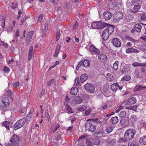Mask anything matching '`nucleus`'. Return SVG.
Segmentation results:
<instances>
[{
    "mask_svg": "<svg viewBox=\"0 0 146 146\" xmlns=\"http://www.w3.org/2000/svg\"><path fill=\"white\" fill-rule=\"evenodd\" d=\"M72 126H70L67 129V131H70V132H71L72 130Z\"/></svg>",
    "mask_w": 146,
    "mask_h": 146,
    "instance_id": "338daca9",
    "label": "nucleus"
},
{
    "mask_svg": "<svg viewBox=\"0 0 146 146\" xmlns=\"http://www.w3.org/2000/svg\"><path fill=\"white\" fill-rule=\"evenodd\" d=\"M79 78L78 77H77L75 78L74 83L75 86H78L79 85Z\"/></svg>",
    "mask_w": 146,
    "mask_h": 146,
    "instance_id": "72a5a7b5",
    "label": "nucleus"
},
{
    "mask_svg": "<svg viewBox=\"0 0 146 146\" xmlns=\"http://www.w3.org/2000/svg\"><path fill=\"white\" fill-rule=\"evenodd\" d=\"M112 43L115 46L120 47L121 46V43L119 40L116 38H115L113 40Z\"/></svg>",
    "mask_w": 146,
    "mask_h": 146,
    "instance_id": "9b49d317",
    "label": "nucleus"
},
{
    "mask_svg": "<svg viewBox=\"0 0 146 146\" xmlns=\"http://www.w3.org/2000/svg\"><path fill=\"white\" fill-rule=\"evenodd\" d=\"M109 8L110 9H112L113 10H114V5L113 4V3H110L109 5Z\"/></svg>",
    "mask_w": 146,
    "mask_h": 146,
    "instance_id": "13d9d810",
    "label": "nucleus"
},
{
    "mask_svg": "<svg viewBox=\"0 0 146 146\" xmlns=\"http://www.w3.org/2000/svg\"><path fill=\"white\" fill-rule=\"evenodd\" d=\"M79 27V24L78 22L76 21L73 26V30H75L77 29L78 27Z\"/></svg>",
    "mask_w": 146,
    "mask_h": 146,
    "instance_id": "a19ab883",
    "label": "nucleus"
},
{
    "mask_svg": "<svg viewBox=\"0 0 146 146\" xmlns=\"http://www.w3.org/2000/svg\"><path fill=\"white\" fill-rule=\"evenodd\" d=\"M19 138L16 135H14L11 138L9 142L5 145L6 146H18L19 144Z\"/></svg>",
    "mask_w": 146,
    "mask_h": 146,
    "instance_id": "f03ea898",
    "label": "nucleus"
},
{
    "mask_svg": "<svg viewBox=\"0 0 146 146\" xmlns=\"http://www.w3.org/2000/svg\"><path fill=\"white\" fill-rule=\"evenodd\" d=\"M32 113L30 111L29 114H28L26 117L27 120L28 121H29L31 120V118L32 116Z\"/></svg>",
    "mask_w": 146,
    "mask_h": 146,
    "instance_id": "f704fd0d",
    "label": "nucleus"
},
{
    "mask_svg": "<svg viewBox=\"0 0 146 146\" xmlns=\"http://www.w3.org/2000/svg\"><path fill=\"white\" fill-rule=\"evenodd\" d=\"M54 80H52L50 81H49L47 82V85L48 86H50L51 84L54 82Z\"/></svg>",
    "mask_w": 146,
    "mask_h": 146,
    "instance_id": "603ef678",
    "label": "nucleus"
},
{
    "mask_svg": "<svg viewBox=\"0 0 146 146\" xmlns=\"http://www.w3.org/2000/svg\"><path fill=\"white\" fill-rule=\"evenodd\" d=\"M19 29H17L16 31L15 37H17L19 36Z\"/></svg>",
    "mask_w": 146,
    "mask_h": 146,
    "instance_id": "bf43d9fd",
    "label": "nucleus"
},
{
    "mask_svg": "<svg viewBox=\"0 0 146 146\" xmlns=\"http://www.w3.org/2000/svg\"><path fill=\"white\" fill-rule=\"evenodd\" d=\"M119 116L121 117H124L126 115V113L124 111H121L119 113Z\"/></svg>",
    "mask_w": 146,
    "mask_h": 146,
    "instance_id": "ea45409f",
    "label": "nucleus"
},
{
    "mask_svg": "<svg viewBox=\"0 0 146 146\" xmlns=\"http://www.w3.org/2000/svg\"><path fill=\"white\" fill-rule=\"evenodd\" d=\"M26 121V119L23 118L17 121L14 125V130H16L22 127L24 125Z\"/></svg>",
    "mask_w": 146,
    "mask_h": 146,
    "instance_id": "423d86ee",
    "label": "nucleus"
},
{
    "mask_svg": "<svg viewBox=\"0 0 146 146\" xmlns=\"http://www.w3.org/2000/svg\"><path fill=\"white\" fill-rule=\"evenodd\" d=\"M45 115L46 118L48 119L50 117L49 113H48V110H46L45 111Z\"/></svg>",
    "mask_w": 146,
    "mask_h": 146,
    "instance_id": "37998d69",
    "label": "nucleus"
},
{
    "mask_svg": "<svg viewBox=\"0 0 146 146\" xmlns=\"http://www.w3.org/2000/svg\"><path fill=\"white\" fill-rule=\"evenodd\" d=\"M33 33L34 32L33 31H31L29 32L27 35V38L26 40V42L28 43L30 42L32 37V35Z\"/></svg>",
    "mask_w": 146,
    "mask_h": 146,
    "instance_id": "6ab92c4d",
    "label": "nucleus"
},
{
    "mask_svg": "<svg viewBox=\"0 0 146 146\" xmlns=\"http://www.w3.org/2000/svg\"><path fill=\"white\" fill-rule=\"evenodd\" d=\"M2 126L5 127L7 129L9 130L10 129V127L12 125L11 123L10 122H9L7 121H6L3 122L1 123Z\"/></svg>",
    "mask_w": 146,
    "mask_h": 146,
    "instance_id": "dca6fc26",
    "label": "nucleus"
},
{
    "mask_svg": "<svg viewBox=\"0 0 146 146\" xmlns=\"http://www.w3.org/2000/svg\"><path fill=\"white\" fill-rule=\"evenodd\" d=\"M60 125L59 124H57L55 127L54 130L52 131L53 133H54L56 131L57 129L59 127Z\"/></svg>",
    "mask_w": 146,
    "mask_h": 146,
    "instance_id": "4d7b16f0",
    "label": "nucleus"
},
{
    "mask_svg": "<svg viewBox=\"0 0 146 146\" xmlns=\"http://www.w3.org/2000/svg\"><path fill=\"white\" fill-rule=\"evenodd\" d=\"M98 59L102 62L106 61L107 59V56L104 54H100L98 56Z\"/></svg>",
    "mask_w": 146,
    "mask_h": 146,
    "instance_id": "2eb2a0df",
    "label": "nucleus"
},
{
    "mask_svg": "<svg viewBox=\"0 0 146 146\" xmlns=\"http://www.w3.org/2000/svg\"><path fill=\"white\" fill-rule=\"evenodd\" d=\"M66 111H68L69 113H73V111L71 108L68 105H66Z\"/></svg>",
    "mask_w": 146,
    "mask_h": 146,
    "instance_id": "473e14b6",
    "label": "nucleus"
},
{
    "mask_svg": "<svg viewBox=\"0 0 146 146\" xmlns=\"http://www.w3.org/2000/svg\"><path fill=\"white\" fill-rule=\"evenodd\" d=\"M121 72L122 73H126L127 72L126 68L125 67H122V68L121 70Z\"/></svg>",
    "mask_w": 146,
    "mask_h": 146,
    "instance_id": "de8ad7c7",
    "label": "nucleus"
},
{
    "mask_svg": "<svg viewBox=\"0 0 146 146\" xmlns=\"http://www.w3.org/2000/svg\"><path fill=\"white\" fill-rule=\"evenodd\" d=\"M139 143L142 145H146V136H143L140 138Z\"/></svg>",
    "mask_w": 146,
    "mask_h": 146,
    "instance_id": "f3484780",
    "label": "nucleus"
},
{
    "mask_svg": "<svg viewBox=\"0 0 146 146\" xmlns=\"http://www.w3.org/2000/svg\"><path fill=\"white\" fill-rule=\"evenodd\" d=\"M94 144L96 145H98L100 143V141L98 139H95L94 141Z\"/></svg>",
    "mask_w": 146,
    "mask_h": 146,
    "instance_id": "3c124183",
    "label": "nucleus"
},
{
    "mask_svg": "<svg viewBox=\"0 0 146 146\" xmlns=\"http://www.w3.org/2000/svg\"><path fill=\"white\" fill-rule=\"evenodd\" d=\"M90 49L91 51L94 52L97 54H99L100 51L94 45H92L90 46Z\"/></svg>",
    "mask_w": 146,
    "mask_h": 146,
    "instance_id": "ddd939ff",
    "label": "nucleus"
},
{
    "mask_svg": "<svg viewBox=\"0 0 146 146\" xmlns=\"http://www.w3.org/2000/svg\"><path fill=\"white\" fill-rule=\"evenodd\" d=\"M53 4H55L57 3L58 1L59 0H50Z\"/></svg>",
    "mask_w": 146,
    "mask_h": 146,
    "instance_id": "052dcab7",
    "label": "nucleus"
},
{
    "mask_svg": "<svg viewBox=\"0 0 146 146\" xmlns=\"http://www.w3.org/2000/svg\"><path fill=\"white\" fill-rule=\"evenodd\" d=\"M134 90L136 91H140L143 90L146 91V86L144 87L140 86H137L135 87Z\"/></svg>",
    "mask_w": 146,
    "mask_h": 146,
    "instance_id": "5701e85b",
    "label": "nucleus"
},
{
    "mask_svg": "<svg viewBox=\"0 0 146 146\" xmlns=\"http://www.w3.org/2000/svg\"><path fill=\"white\" fill-rule=\"evenodd\" d=\"M43 14L41 13L40 14L39 16L38 17V22H41V20H42L43 18Z\"/></svg>",
    "mask_w": 146,
    "mask_h": 146,
    "instance_id": "79ce46f5",
    "label": "nucleus"
},
{
    "mask_svg": "<svg viewBox=\"0 0 146 146\" xmlns=\"http://www.w3.org/2000/svg\"><path fill=\"white\" fill-rule=\"evenodd\" d=\"M130 146H139V144L135 141H133L129 144Z\"/></svg>",
    "mask_w": 146,
    "mask_h": 146,
    "instance_id": "c9c22d12",
    "label": "nucleus"
},
{
    "mask_svg": "<svg viewBox=\"0 0 146 146\" xmlns=\"http://www.w3.org/2000/svg\"><path fill=\"white\" fill-rule=\"evenodd\" d=\"M116 142V140L114 139H113L110 142L111 144L112 145H113Z\"/></svg>",
    "mask_w": 146,
    "mask_h": 146,
    "instance_id": "680f3d73",
    "label": "nucleus"
},
{
    "mask_svg": "<svg viewBox=\"0 0 146 146\" xmlns=\"http://www.w3.org/2000/svg\"><path fill=\"white\" fill-rule=\"evenodd\" d=\"M84 66L86 68L89 67L90 65L89 61L86 59L84 60Z\"/></svg>",
    "mask_w": 146,
    "mask_h": 146,
    "instance_id": "c756f323",
    "label": "nucleus"
},
{
    "mask_svg": "<svg viewBox=\"0 0 146 146\" xmlns=\"http://www.w3.org/2000/svg\"><path fill=\"white\" fill-rule=\"evenodd\" d=\"M28 18V17L26 16H24V17L23 19L22 20V21L21 22V25H22V24H23V23L26 20V19H27Z\"/></svg>",
    "mask_w": 146,
    "mask_h": 146,
    "instance_id": "864d4df0",
    "label": "nucleus"
},
{
    "mask_svg": "<svg viewBox=\"0 0 146 146\" xmlns=\"http://www.w3.org/2000/svg\"><path fill=\"white\" fill-rule=\"evenodd\" d=\"M134 48H129L126 50V52L127 53H130L133 52Z\"/></svg>",
    "mask_w": 146,
    "mask_h": 146,
    "instance_id": "58836bf2",
    "label": "nucleus"
},
{
    "mask_svg": "<svg viewBox=\"0 0 146 146\" xmlns=\"http://www.w3.org/2000/svg\"><path fill=\"white\" fill-rule=\"evenodd\" d=\"M141 6L138 4L137 5H135L133 7V9L134 10H132L131 12L135 13L136 12L138 11L140 9Z\"/></svg>",
    "mask_w": 146,
    "mask_h": 146,
    "instance_id": "aec40b11",
    "label": "nucleus"
},
{
    "mask_svg": "<svg viewBox=\"0 0 146 146\" xmlns=\"http://www.w3.org/2000/svg\"><path fill=\"white\" fill-rule=\"evenodd\" d=\"M107 79L110 81L111 82L114 79L113 75L110 73H108L107 74Z\"/></svg>",
    "mask_w": 146,
    "mask_h": 146,
    "instance_id": "c85d7f7f",
    "label": "nucleus"
},
{
    "mask_svg": "<svg viewBox=\"0 0 146 146\" xmlns=\"http://www.w3.org/2000/svg\"><path fill=\"white\" fill-rule=\"evenodd\" d=\"M113 4L114 5V9H117V5L118 4L117 3H116L115 2H113Z\"/></svg>",
    "mask_w": 146,
    "mask_h": 146,
    "instance_id": "0e129e2a",
    "label": "nucleus"
},
{
    "mask_svg": "<svg viewBox=\"0 0 146 146\" xmlns=\"http://www.w3.org/2000/svg\"><path fill=\"white\" fill-rule=\"evenodd\" d=\"M138 4V3H137V1L136 0H132L131 1V6H133L134 5H137V4Z\"/></svg>",
    "mask_w": 146,
    "mask_h": 146,
    "instance_id": "49530a36",
    "label": "nucleus"
},
{
    "mask_svg": "<svg viewBox=\"0 0 146 146\" xmlns=\"http://www.w3.org/2000/svg\"><path fill=\"white\" fill-rule=\"evenodd\" d=\"M118 121V119L117 116L112 117L110 120L111 122L114 124H116Z\"/></svg>",
    "mask_w": 146,
    "mask_h": 146,
    "instance_id": "b1692460",
    "label": "nucleus"
},
{
    "mask_svg": "<svg viewBox=\"0 0 146 146\" xmlns=\"http://www.w3.org/2000/svg\"><path fill=\"white\" fill-rule=\"evenodd\" d=\"M136 132L135 130L129 129L126 131L124 134V137L127 141H130L133 137Z\"/></svg>",
    "mask_w": 146,
    "mask_h": 146,
    "instance_id": "20e7f679",
    "label": "nucleus"
},
{
    "mask_svg": "<svg viewBox=\"0 0 146 146\" xmlns=\"http://www.w3.org/2000/svg\"><path fill=\"white\" fill-rule=\"evenodd\" d=\"M92 110L91 109H89L85 111V114L86 115H88L90 112L92 111Z\"/></svg>",
    "mask_w": 146,
    "mask_h": 146,
    "instance_id": "09e8293b",
    "label": "nucleus"
},
{
    "mask_svg": "<svg viewBox=\"0 0 146 146\" xmlns=\"http://www.w3.org/2000/svg\"><path fill=\"white\" fill-rule=\"evenodd\" d=\"M86 144L87 146H93L92 142L90 141H87L86 142Z\"/></svg>",
    "mask_w": 146,
    "mask_h": 146,
    "instance_id": "8fccbe9b",
    "label": "nucleus"
},
{
    "mask_svg": "<svg viewBox=\"0 0 146 146\" xmlns=\"http://www.w3.org/2000/svg\"><path fill=\"white\" fill-rule=\"evenodd\" d=\"M60 32L58 33H57V35L56 37V41H58V40H59L60 36Z\"/></svg>",
    "mask_w": 146,
    "mask_h": 146,
    "instance_id": "e2e57ef3",
    "label": "nucleus"
},
{
    "mask_svg": "<svg viewBox=\"0 0 146 146\" xmlns=\"http://www.w3.org/2000/svg\"><path fill=\"white\" fill-rule=\"evenodd\" d=\"M93 122L91 120L87 121L85 125L86 129L91 132H93L95 131L96 127L93 123Z\"/></svg>",
    "mask_w": 146,
    "mask_h": 146,
    "instance_id": "39448f33",
    "label": "nucleus"
},
{
    "mask_svg": "<svg viewBox=\"0 0 146 146\" xmlns=\"http://www.w3.org/2000/svg\"><path fill=\"white\" fill-rule=\"evenodd\" d=\"M82 99L81 97H76L71 101V103L73 105L80 104L82 103Z\"/></svg>",
    "mask_w": 146,
    "mask_h": 146,
    "instance_id": "6e6552de",
    "label": "nucleus"
},
{
    "mask_svg": "<svg viewBox=\"0 0 146 146\" xmlns=\"http://www.w3.org/2000/svg\"><path fill=\"white\" fill-rule=\"evenodd\" d=\"M113 129V127L112 126H110L106 127V131L108 133H109L112 131Z\"/></svg>",
    "mask_w": 146,
    "mask_h": 146,
    "instance_id": "2f4dec72",
    "label": "nucleus"
},
{
    "mask_svg": "<svg viewBox=\"0 0 146 146\" xmlns=\"http://www.w3.org/2000/svg\"><path fill=\"white\" fill-rule=\"evenodd\" d=\"M137 107L138 106L137 105H135L132 106H129L128 107H126L125 108L127 109L132 110L136 111L137 109Z\"/></svg>",
    "mask_w": 146,
    "mask_h": 146,
    "instance_id": "cd10ccee",
    "label": "nucleus"
},
{
    "mask_svg": "<svg viewBox=\"0 0 146 146\" xmlns=\"http://www.w3.org/2000/svg\"><path fill=\"white\" fill-rule=\"evenodd\" d=\"M33 47L31 46L29 49L28 54V60L30 61L31 58L32 56H33L34 54L33 52Z\"/></svg>",
    "mask_w": 146,
    "mask_h": 146,
    "instance_id": "a211bd4d",
    "label": "nucleus"
},
{
    "mask_svg": "<svg viewBox=\"0 0 146 146\" xmlns=\"http://www.w3.org/2000/svg\"><path fill=\"white\" fill-rule=\"evenodd\" d=\"M142 27V26L140 24H136L134 26V29L138 32H141Z\"/></svg>",
    "mask_w": 146,
    "mask_h": 146,
    "instance_id": "412c9836",
    "label": "nucleus"
},
{
    "mask_svg": "<svg viewBox=\"0 0 146 146\" xmlns=\"http://www.w3.org/2000/svg\"><path fill=\"white\" fill-rule=\"evenodd\" d=\"M131 79V77L127 75H125L121 79V80L123 81L125 80L128 81Z\"/></svg>",
    "mask_w": 146,
    "mask_h": 146,
    "instance_id": "7c9ffc66",
    "label": "nucleus"
},
{
    "mask_svg": "<svg viewBox=\"0 0 146 146\" xmlns=\"http://www.w3.org/2000/svg\"><path fill=\"white\" fill-rule=\"evenodd\" d=\"M4 71L5 72H8L10 71L9 68L7 67H5L3 69Z\"/></svg>",
    "mask_w": 146,
    "mask_h": 146,
    "instance_id": "5fc2aeb1",
    "label": "nucleus"
},
{
    "mask_svg": "<svg viewBox=\"0 0 146 146\" xmlns=\"http://www.w3.org/2000/svg\"><path fill=\"white\" fill-rule=\"evenodd\" d=\"M78 91V90L76 87L72 88L71 89L70 94L71 95H76V94Z\"/></svg>",
    "mask_w": 146,
    "mask_h": 146,
    "instance_id": "a878e982",
    "label": "nucleus"
},
{
    "mask_svg": "<svg viewBox=\"0 0 146 146\" xmlns=\"http://www.w3.org/2000/svg\"><path fill=\"white\" fill-rule=\"evenodd\" d=\"M2 102L6 106H9L10 103L9 101L8 98H6L2 100Z\"/></svg>",
    "mask_w": 146,
    "mask_h": 146,
    "instance_id": "bb28decb",
    "label": "nucleus"
},
{
    "mask_svg": "<svg viewBox=\"0 0 146 146\" xmlns=\"http://www.w3.org/2000/svg\"><path fill=\"white\" fill-rule=\"evenodd\" d=\"M113 30L114 28L112 26L109 27L104 30L102 33V37L104 41H106L108 39Z\"/></svg>",
    "mask_w": 146,
    "mask_h": 146,
    "instance_id": "f257e3e1",
    "label": "nucleus"
},
{
    "mask_svg": "<svg viewBox=\"0 0 146 146\" xmlns=\"http://www.w3.org/2000/svg\"><path fill=\"white\" fill-rule=\"evenodd\" d=\"M118 86L119 85L117 83H114L111 85V89L113 91H116L117 89Z\"/></svg>",
    "mask_w": 146,
    "mask_h": 146,
    "instance_id": "393cba45",
    "label": "nucleus"
},
{
    "mask_svg": "<svg viewBox=\"0 0 146 146\" xmlns=\"http://www.w3.org/2000/svg\"><path fill=\"white\" fill-rule=\"evenodd\" d=\"M59 51H56V50H55V52L54 54V56L55 57H57L59 53Z\"/></svg>",
    "mask_w": 146,
    "mask_h": 146,
    "instance_id": "69168bd1",
    "label": "nucleus"
},
{
    "mask_svg": "<svg viewBox=\"0 0 146 146\" xmlns=\"http://www.w3.org/2000/svg\"><path fill=\"white\" fill-rule=\"evenodd\" d=\"M136 102V98L133 97L130 98L125 104V105H130L135 104Z\"/></svg>",
    "mask_w": 146,
    "mask_h": 146,
    "instance_id": "9d476101",
    "label": "nucleus"
},
{
    "mask_svg": "<svg viewBox=\"0 0 146 146\" xmlns=\"http://www.w3.org/2000/svg\"><path fill=\"white\" fill-rule=\"evenodd\" d=\"M118 63V62L117 61H116L113 65V69L115 70H117L118 68V65L117 64V63Z\"/></svg>",
    "mask_w": 146,
    "mask_h": 146,
    "instance_id": "e433bc0d",
    "label": "nucleus"
},
{
    "mask_svg": "<svg viewBox=\"0 0 146 146\" xmlns=\"http://www.w3.org/2000/svg\"><path fill=\"white\" fill-rule=\"evenodd\" d=\"M84 62L83 61H81L78 64V66H81L83 65L84 66Z\"/></svg>",
    "mask_w": 146,
    "mask_h": 146,
    "instance_id": "774afa93",
    "label": "nucleus"
},
{
    "mask_svg": "<svg viewBox=\"0 0 146 146\" xmlns=\"http://www.w3.org/2000/svg\"><path fill=\"white\" fill-rule=\"evenodd\" d=\"M132 65L135 67L138 66H142V64L138 62H134L132 64Z\"/></svg>",
    "mask_w": 146,
    "mask_h": 146,
    "instance_id": "c03bdc74",
    "label": "nucleus"
},
{
    "mask_svg": "<svg viewBox=\"0 0 146 146\" xmlns=\"http://www.w3.org/2000/svg\"><path fill=\"white\" fill-rule=\"evenodd\" d=\"M86 106H80V108L78 109V110L80 111H83L86 110Z\"/></svg>",
    "mask_w": 146,
    "mask_h": 146,
    "instance_id": "4c0bfd02",
    "label": "nucleus"
},
{
    "mask_svg": "<svg viewBox=\"0 0 146 146\" xmlns=\"http://www.w3.org/2000/svg\"><path fill=\"white\" fill-rule=\"evenodd\" d=\"M104 18L106 20H110L112 17V15L109 12H105L103 13Z\"/></svg>",
    "mask_w": 146,
    "mask_h": 146,
    "instance_id": "1a4fd4ad",
    "label": "nucleus"
},
{
    "mask_svg": "<svg viewBox=\"0 0 146 146\" xmlns=\"http://www.w3.org/2000/svg\"><path fill=\"white\" fill-rule=\"evenodd\" d=\"M13 28V27L11 25L8 27L7 30V31L8 32V33H9V32H11L12 31Z\"/></svg>",
    "mask_w": 146,
    "mask_h": 146,
    "instance_id": "a18cd8bd",
    "label": "nucleus"
},
{
    "mask_svg": "<svg viewBox=\"0 0 146 146\" xmlns=\"http://www.w3.org/2000/svg\"><path fill=\"white\" fill-rule=\"evenodd\" d=\"M5 19L3 16H0V25L1 27L3 29L5 28Z\"/></svg>",
    "mask_w": 146,
    "mask_h": 146,
    "instance_id": "f8f14e48",
    "label": "nucleus"
},
{
    "mask_svg": "<svg viewBox=\"0 0 146 146\" xmlns=\"http://www.w3.org/2000/svg\"><path fill=\"white\" fill-rule=\"evenodd\" d=\"M108 24L100 21L94 22L92 23L91 26L94 29H100L108 26Z\"/></svg>",
    "mask_w": 146,
    "mask_h": 146,
    "instance_id": "7ed1b4c3",
    "label": "nucleus"
},
{
    "mask_svg": "<svg viewBox=\"0 0 146 146\" xmlns=\"http://www.w3.org/2000/svg\"><path fill=\"white\" fill-rule=\"evenodd\" d=\"M61 45L60 44H58L57 45L56 47V51H59L60 50Z\"/></svg>",
    "mask_w": 146,
    "mask_h": 146,
    "instance_id": "6e6d98bb",
    "label": "nucleus"
},
{
    "mask_svg": "<svg viewBox=\"0 0 146 146\" xmlns=\"http://www.w3.org/2000/svg\"><path fill=\"white\" fill-rule=\"evenodd\" d=\"M88 78V76L87 75L85 74H82L80 77V81L82 83L83 82H84L86 80H87Z\"/></svg>",
    "mask_w": 146,
    "mask_h": 146,
    "instance_id": "4be33fe9",
    "label": "nucleus"
},
{
    "mask_svg": "<svg viewBox=\"0 0 146 146\" xmlns=\"http://www.w3.org/2000/svg\"><path fill=\"white\" fill-rule=\"evenodd\" d=\"M84 87L85 90L88 92L93 93L95 90L94 87L91 84L87 83L85 85Z\"/></svg>",
    "mask_w": 146,
    "mask_h": 146,
    "instance_id": "0eeeda50",
    "label": "nucleus"
},
{
    "mask_svg": "<svg viewBox=\"0 0 146 146\" xmlns=\"http://www.w3.org/2000/svg\"><path fill=\"white\" fill-rule=\"evenodd\" d=\"M123 13L121 12H118L115 16L116 20L118 21L123 18Z\"/></svg>",
    "mask_w": 146,
    "mask_h": 146,
    "instance_id": "4468645a",
    "label": "nucleus"
}]
</instances>
